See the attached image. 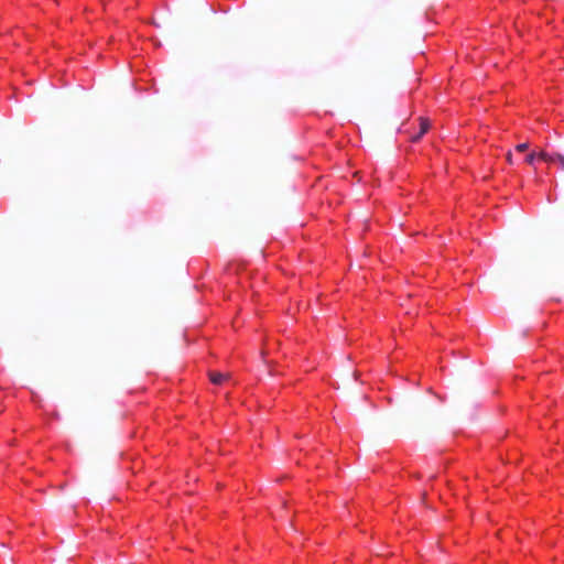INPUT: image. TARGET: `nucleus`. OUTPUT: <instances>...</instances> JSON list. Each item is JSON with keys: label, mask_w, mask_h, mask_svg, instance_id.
Here are the masks:
<instances>
[{"label": "nucleus", "mask_w": 564, "mask_h": 564, "mask_svg": "<svg viewBox=\"0 0 564 564\" xmlns=\"http://www.w3.org/2000/svg\"><path fill=\"white\" fill-rule=\"evenodd\" d=\"M528 149H529V144L527 142L519 143L518 145H516L513 152L509 151L507 153L508 161L512 164L513 160L516 159L517 161L525 164L527 162H529Z\"/></svg>", "instance_id": "nucleus-1"}, {"label": "nucleus", "mask_w": 564, "mask_h": 564, "mask_svg": "<svg viewBox=\"0 0 564 564\" xmlns=\"http://www.w3.org/2000/svg\"><path fill=\"white\" fill-rule=\"evenodd\" d=\"M209 378L214 384H220L229 378V375L213 371V372H209Z\"/></svg>", "instance_id": "nucleus-2"}, {"label": "nucleus", "mask_w": 564, "mask_h": 564, "mask_svg": "<svg viewBox=\"0 0 564 564\" xmlns=\"http://www.w3.org/2000/svg\"><path fill=\"white\" fill-rule=\"evenodd\" d=\"M430 121L425 118H420V133L413 137V141H417L424 133H426L430 129Z\"/></svg>", "instance_id": "nucleus-3"}, {"label": "nucleus", "mask_w": 564, "mask_h": 564, "mask_svg": "<svg viewBox=\"0 0 564 564\" xmlns=\"http://www.w3.org/2000/svg\"><path fill=\"white\" fill-rule=\"evenodd\" d=\"M552 162L558 163L562 166V169H564V156L558 154L556 155V159H552Z\"/></svg>", "instance_id": "nucleus-4"}, {"label": "nucleus", "mask_w": 564, "mask_h": 564, "mask_svg": "<svg viewBox=\"0 0 564 564\" xmlns=\"http://www.w3.org/2000/svg\"><path fill=\"white\" fill-rule=\"evenodd\" d=\"M358 173H359V172H358V171H356V172H354V173H352V175H351V176L357 177V176H358Z\"/></svg>", "instance_id": "nucleus-5"}, {"label": "nucleus", "mask_w": 564, "mask_h": 564, "mask_svg": "<svg viewBox=\"0 0 564 564\" xmlns=\"http://www.w3.org/2000/svg\"><path fill=\"white\" fill-rule=\"evenodd\" d=\"M530 158H531V161H532L533 158H534V153L533 152H531Z\"/></svg>", "instance_id": "nucleus-6"}]
</instances>
